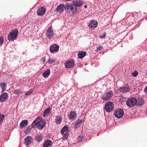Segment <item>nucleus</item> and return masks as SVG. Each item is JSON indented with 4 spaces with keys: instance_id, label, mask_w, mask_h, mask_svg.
<instances>
[{
    "instance_id": "nucleus-1",
    "label": "nucleus",
    "mask_w": 147,
    "mask_h": 147,
    "mask_svg": "<svg viewBox=\"0 0 147 147\" xmlns=\"http://www.w3.org/2000/svg\"><path fill=\"white\" fill-rule=\"evenodd\" d=\"M46 123L45 121H42L41 120L37 119L35 120L32 124V127L37 126L39 129H42L45 126Z\"/></svg>"
},
{
    "instance_id": "nucleus-2",
    "label": "nucleus",
    "mask_w": 147,
    "mask_h": 147,
    "mask_svg": "<svg viewBox=\"0 0 147 147\" xmlns=\"http://www.w3.org/2000/svg\"><path fill=\"white\" fill-rule=\"evenodd\" d=\"M18 31L17 29H15L11 31L7 36L8 39L9 40L13 41L17 37Z\"/></svg>"
},
{
    "instance_id": "nucleus-3",
    "label": "nucleus",
    "mask_w": 147,
    "mask_h": 147,
    "mask_svg": "<svg viewBox=\"0 0 147 147\" xmlns=\"http://www.w3.org/2000/svg\"><path fill=\"white\" fill-rule=\"evenodd\" d=\"M137 100L135 97H132L128 99L126 102V105L129 107H133L137 105Z\"/></svg>"
},
{
    "instance_id": "nucleus-4",
    "label": "nucleus",
    "mask_w": 147,
    "mask_h": 147,
    "mask_svg": "<svg viewBox=\"0 0 147 147\" xmlns=\"http://www.w3.org/2000/svg\"><path fill=\"white\" fill-rule=\"evenodd\" d=\"M113 95L112 91L110 90L108 92L105 93L101 97V98L104 101H107L110 99Z\"/></svg>"
},
{
    "instance_id": "nucleus-5",
    "label": "nucleus",
    "mask_w": 147,
    "mask_h": 147,
    "mask_svg": "<svg viewBox=\"0 0 147 147\" xmlns=\"http://www.w3.org/2000/svg\"><path fill=\"white\" fill-rule=\"evenodd\" d=\"M114 107V105L112 102H107L105 104V110L107 112H110L113 110Z\"/></svg>"
},
{
    "instance_id": "nucleus-6",
    "label": "nucleus",
    "mask_w": 147,
    "mask_h": 147,
    "mask_svg": "<svg viewBox=\"0 0 147 147\" xmlns=\"http://www.w3.org/2000/svg\"><path fill=\"white\" fill-rule=\"evenodd\" d=\"M124 111L123 109H119L115 112L114 115L115 117L118 118H121L124 115Z\"/></svg>"
},
{
    "instance_id": "nucleus-7",
    "label": "nucleus",
    "mask_w": 147,
    "mask_h": 147,
    "mask_svg": "<svg viewBox=\"0 0 147 147\" xmlns=\"http://www.w3.org/2000/svg\"><path fill=\"white\" fill-rule=\"evenodd\" d=\"M59 49V47L58 45L56 44H53L50 46V51L52 53H55L58 51Z\"/></svg>"
},
{
    "instance_id": "nucleus-8",
    "label": "nucleus",
    "mask_w": 147,
    "mask_h": 147,
    "mask_svg": "<svg viewBox=\"0 0 147 147\" xmlns=\"http://www.w3.org/2000/svg\"><path fill=\"white\" fill-rule=\"evenodd\" d=\"M8 98V94L7 92L3 93L0 96V102H3L7 100Z\"/></svg>"
},
{
    "instance_id": "nucleus-9",
    "label": "nucleus",
    "mask_w": 147,
    "mask_h": 147,
    "mask_svg": "<svg viewBox=\"0 0 147 147\" xmlns=\"http://www.w3.org/2000/svg\"><path fill=\"white\" fill-rule=\"evenodd\" d=\"M54 34L52 28L51 27H50L47 30L46 34L47 37L50 39L53 38Z\"/></svg>"
},
{
    "instance_id": "nucleus-10",
    "label": "nucleus",
    "mask_w": 147,
    "mask_h": 147,
    "mask_svg": "<svg viewBox=\"0 0 147 147\" xmlns=\"http://www.w3.org/2000/svg\"><path fill=\"white\" fill-rule=\"evenodd\" d=\"M46 9L44 6L40 7L38 9L36 13L37 15L39 16H43L45 13Z\"/></svg>"
},
{
    "instance_id": "nucleus-11",
    "label": "nucleus",
    "mask_w": 147,
    "mask_h": 147,
    "mask_svg": "<svg viewBox=\"0 0 147 147\" xmlns=\"http://www.w3.org/2000/svg\"><path fill=\"white\" fill-rule=\"evenodd\" d=\"M66 6L63 4H61L58 5L55 11L56 13L59 12L60 13L63 12L65 9Z\"/></svg>"
},
{
    "instance_id": "nucleus-12",
    "label": "nucleus",
    "mask_w": 147,
    "mask_h": 147,
    "mask_svg": "<svg viewBox=\"0 0 147 147\" xmlns=\"http://www.w3.org/2000/svg\"><path fill=\"white\" fill-rule=\"evenodd\" d=\"M72 3L74 6L77 7H80L82 6L83 2L81 0H74Z\"/></svg>"
},
{
    "instance_id": "nucleus-13",
    "label": "nucleus",
    "mask_w": 147,
    "mask_h": 147,
    "mask_svg": "<svg viewBox=\"0 0 147 147\" xmlns=\"http://www.w3.org/2000/svg\"><path fill=\"white\" fill-rule=\"evenodd\" d=\"M65 65L67 68H71L74 66V63L73 60H69L65 62Z\"/></svg>"
},
{
    "instance_id": "nucleus-14",
    "label": "nucleus",
    "mask_w": 147,
    "mask_h": 147,
    "mask_svg": "<svg viewBox=\"0 0 147 147\" xmlns=\"http://www.w3.org/2000/svg\"><path fill=\"white\" fill-rule=\"evenodd\" d=\"M32 141V138L30 136L26 137L24 139L25 144L27 146H28V145L30 144Z\"/></svg>"
},
{
    "instance_id": "nucleus-15",
    "label": "nucleus",
    "mask_w": 147,
    "mask_h": 147,
    "mask_svg": "<svg viewBox=\"0 0 147 147\" xmlns=\"http://www.w3.org/2000/svg\"><path fill=\"white\" fill-rule=\"evenodd\" d=\"M52 144V142L51 140H47L44 142L43 147H51Z\"/></svg>"
},
{
    "instance_id": "nucleus-16",
    "label": "nucleus",
    "mask_w": 147,
    "mask_h": 147,
    "mask_svg": "<svg viewBox=\"0 0 147 147\" xmlns=\"http://www.w3.org/2000/svg\"><path fill=\"white\" fill-rule=\"evenodd\" d=\"M130 88L129 86L127 85L126 86L120 87L119 89V90L121 92L124 93L129 91Z\"/></svg>"
},
{
    "instance_id": "nucleus-17",
    "label": "nucleus",
    "mask_w": 147,
    "mask_h": 147,
    "mask_svg": "<svg viewBox=\"0 0 147 147\" xmlns=\"http://www.w3.org/2000/svg\"><path fill=\"white\" fill-rule=\"evenodd\" d=\"M77 115L74 111H71L69 116V118L71 120H73L76 117Z\"/></svg>"
},
{
    "instance_id": "nucleus-18",
    "label": "nucleus",
    "mask_w": 147,
    "mask_h": 147,
    "mask_svg": "<svg viewBox=\"0 0 147 147\" xmlns=\"http://www.w3.org/2000/svg\"><path fill=\"white\" fill-rule=\"evenodd\" d=\"M98 23L96 21L92 20L88 25L90 28H96L97 26Z\"/></svg>"
},
{
    "instance_id": "nucleus-19",
    "label": "nucleus",
    "mask_w": 147,
    "mask_h": 147,
    "mask_svg": "<svg viewBox=\"0 0 147 147\" xmlns=\"http://www.w3.org/2000/svg\"><path fill=\"white\" fill-rule=\"evenodd\" d=\"M137 100L136 105L138 106H141L144 104V100L142 98H139Z\"/></svg>"
},
{
    "instance_id": "nucleus-20",
    "label": "nucleus",
    "mask_w": 147,
    "mask_h": 147,
    "mask_svg": "<svg viewBox=\"0 0 147 147\" xmlns=\"http://www.w3.org/2000/svg\"><path fill=\"white\" fill-rule=\"evenodd\" d=\"M28 124V123L27 120L22 121L20 124V127L22 129L25 127Z\"/></svg>"
},
{
    "instance_id": "nucleus-21",
    "label": "nucleus",
    "mask_w": 147,
    "mask_h": 147,
    "mask_svg": "<svg viewBox=\"0 0 147 147\" xmlns=\"http://www.w3.org/2000/svg\"><path fill=\"white\" fill-rule=\"evenodd\" d=\"M73 8V5H67L66 6L65 10L67 12L70 13L71 10Z\"/></svg>"
},
{
    "instance_id": "nucleus-22",
    "label": "nucleus",
    "mask_w": 147,
    "mask_h": 147,
    "mask_svg": "<svg viewBox=\"0 0 147 147\" xmlns=\"http://www.w3.org/2000/svg\"><path fill=\"white\" fill-rule=\"evenodd\" d=\"M43 138V136L41 134H40V135H36L35 137V140L38 142L42 141Z\"/></svg>"
},
{
    "instance_id": "nucleus-23",
    "label": "nucleus",
    "mask_w": 147,
    "mask_h": 147,
    "mask_svg": "<svg viewBox=\"0 0 147 147\" xmlns=\"http://www.w3.org/2000/svg\"><path fill=\"white\" fill-rule=\"evenodd\" d=\"M86 54V52L84 51H79L78 54V58L80 59L83 58L85 56Z\"/></svg>"
},
{
    "instance_id": "nucleus-24",
    "label": "nucleus",
    "mask_w": 147,
    "mask_h": 147,
    "mask_svg": "<svg viewBox=\"0 0 147 147\" xmlns=\"http://www.w3.org/2000/svg\"><path fill=\"white\" fill-rule=\"evenodd\" d=\"M0 86L2 90V92L5 91L7 88L6 84L4 82H1L0 83Z\"/></svg>"
},
{
    "instance_id": "nucleus-25",
    "label": "nucleus",
    "mask_w": 147,
    "mask_h": 147,
    "mask_svg": "<svg viewBox=\"0 0 147 147\" xmlns=\"http://www.w3.org/2000/svg\"><path fill=\"white\" fill-rule=\"evenodd\" d=\"M50 70L49 69H47L43 73V76L45 78L48 77L50 74Z\"/></svg>"
},
{
    "instance_id": "nucleus-26",
    "label": "nucleus",
    "mask_w": 147,
    "mask_h": 147,
    "mask_svg": "<svg viewBox=\"0 0 147 147\" xmlns=\"http://www.w3.org/2000/svg\"><path fill=\"white\" fill-rule=\"evenodd\" d=\"M62 118L61 116H57L56 117L55 122L57 124H59L61 123Z\"/></svg>"
},
{
    "instance_id": "nucleus-27",
    "label": "nucleus",
    "mask_w": 147,
    "mask_h": 147,
    "mask_svg": "<svg viewBox=\"0 0 147 147\" xmlns=\"http://www.w3.org/2000/svg\"><path fill=\"white\" fill-rule=\"evenodd\" d=\"M51 107H49L47 109L44 111L43 113V116L45 117L48 115V114H49V112L51 110Z\"/></svg>"
},
{
    "instance_id": "nucleus-28",
    "label": "nucleus",
    "mask_w": 147,
    "mask_h": 147,
    "mask_svg": "<svg viewBox=\"0 0 147 147\" xmlns=\"http://www.w3.org/2000/svg\"><path fill=\"white\" fill-rule=\"evenodd\" d=\"M61 133L63 136V140H65L67 138L68 136V133L67 132H61Z\"/></svg>"
},
{
    "instance_id": "nucleus-29",
    "label": "nucleus",
    "mask_w": 147,
    "mask_h": 147,
    "mask_svg": "<svg viewBox=\"0 0 147 147\" xmlns=\"http://www.w3.org/2000/svg\"><path fill=\"white\" fill-rule=\"evenodd\" d=\"M82 121L80 119H78V121L75 123V128H77L78 127H79L80 126V124L82 123Z\"/></svg>"
},
{
    "instance_id": "nucleus-30",
    "label": "nucleus",
    "mask_w": 147,
    "mask_h": 147,
    "mask_svg": "<svg viewBox=\"0 0 147 147\" xmlns=\"http://www.w3.org/2000/svg\"><path fill=\"white\" fill-rule=\"evenodd\" d=\"M69 128L68 127V126L67 125H65V126L62 128L61 131V132H67V131H69Z\"/></svg>"
},
{
    "instance_id": "nucleus-31",
    "label": "nucleus",
    "mask_w": 147,
    "mask_h": 147,
    "mask_svg": "<svg viewBox=\"0 0 147 147\" xmlns=\"http://www.w3.org/2000/svg\"><path fill=\"white\" fill-rule=\"evenodd\" d=\"M56 61V60L54 58H49L48 60V62L49 64H52L55 63Z\"/></svg>"
},
{
    "instance_id": "nucleus-32",
    "label": "nucleus",
    "mask_w": 147,
    "mask_h": 147,
    "mask_svg": "<svg viewBox=\"0 0 147 147\" xmlns=\"http://www.w3.org/2000/svg\"><path fill=\"white\" fill-rule=\"evenodd\" d=\"M32 127V126H28V127L24 131V133L26 134H27L30 132L31 130V129Z\"/></svg>"
},
{
    "instance_id": "nucleus-33",
    "label": "nucleus",
    "mask_w": 147,
    "mask_h": 147,
    "mask_svg": "<svg viewBox=\"0 0 147 147\" xmlns=\"http://www.w3.org/2000/svg\"><path fill=\"white\" fill-rule=\"evenodd\" d=\"M74 6L73 5V8L71 11V12L73 14L74 13H76L78 11L77 8L75 7H74Z\"/></svg>"
},
{
    "instance_id": "nucleus-34",
    "label": "nucleus",
    "mask_w": 147,
    "mask_h": 147,
    "mask_svg": "<svg viewBox=\"0 0 147 147\" xmlns=\"http://www.w3.org/2000/svg\"><path fill=\"white\" fill-rule=\"evenodd\" d=\"M22 92V90L19 89L18 90H15L14 91V93L17 94H20Z\"/></svg>"
},
{
    "instance_id": "nucleus-35",
    "label": "nucleus",
    "mask_w": 147,
    "mask_h": 147,
    "mask_svg": "<svg viewBox=\"0 0 147 147\" xmlns=\"http://www.w3.org/2000/svg\"><path fill=\"white\" fill-rule=\"evenodd\" d=\"M5 118L4 115L0 113V123L3 122V120Z\"/></svg>"
},
{
    "instance_id": "nucleus-36",
    "label": "nucleus",
    "mask_w": 147,
    "mask_h": 147,
    "mask_svg": "<svg viewBox=\"0 0 147 147\" xmlns=\"http://www.w3.org/2000/svg\"><path fill=\"white\" fill-rule=\"evenodd\" d=\"M4 39L3 37H0V46H1L3 43Z\"/></svg>"
},
{
    "instance_id": "nucleus-37",
    "label": "nucleus",
    "mask_w": 147,
    "mask_h": 147,
    "mask_svg": "<svg viewBox=\"0 0 147 147\" xmlns=\"http://www.w3.org/2000/svg\"><path fill=\"white\" fill-rule=\"evenodd\" d=\"M138 74V72L137 71H136L135 72L132 73V75L134 77H136L137 76Z\"/></svg>"
},
{
    "instance_id": "nucleus-38",
    "label": "nucleus",
    "mask_w": 147,
    "mask_h": 147,
    "mask_svg": "<svg viewBox=\"0 0 147 147\" xmlns=\"http://www.w3.org/2000/svg\"><path fill=\"white\" fill-rule=\"evenodd\" d=\"M102 48V47L100 46L99 45L98 48H97V49L96 50V52H98L99 51L101 50Z\"/></svg>"
},
{
    "instance_id": "nucleus-39",
    "label": "nucleus",
    "mask_w": 147,
    "mask_h": 147,
    "mask_svg": "<svg viewBox=\"0 0 147 147\" xmlns=\"http://www.w3.org/2000/svg\"><path fill=\"white\" fill-rule=\"evenodd\" d=\"M83 138V136H79L78 137V141H80L82 140V139Z\"/></svg>"
},
{
    "instance_id": "nucleus-40",
    "label": "nucleus",
    "mask_w": 147,
    "mask_h": 147,
    "mask_svg": "<svg viewBox=\"0 0 147 147\" xmlns=\"http://www.w3.org/2000/svg\"><path fill=\"white\" fill-rule=\"evenodd\" d=\"M106 34L105 33V34L103 35H102L101 36H100L99 37V38H100V39H103V38H104L105 37V36H106Z\"/></svg>"
},
{
    "instance_id": "nucleus-41",
    "label": "nucleus",
    "mask_w": 147,
    "mask_h": 147,
    "mask_svg": "<svg viewBox=\"0 0 147 147\" xmlns=\"http://www.w3.org/2000/svg\"><path fill=\"white\" fill-rule=\"evenodd\" d=\"M32 92L30 91L29 90L26 92L25 93V95H28L30 94Z\"/></svg>"
},
{
    "instance_id": "nucleus-42",
    "label": "nucleus",
    "mask_w": 147,
    "mask_h": 147,
    "mask_svg": "<svg viewBox=\"0 0 147 147\" xmlns=\"http://www.w3.org/2000/svg\"><path fill=\"white\" fill-rule=\"evenodd\" d=\"M41 61L42 62L44 63L46 59L45 57H43L41 59Z\"/></svg>"
},
{
    "instance_id": "nucleus-43",
    "label": "nucleus",
    "mask_w": 147,
    "mask_h": 147,
    "mask_svg": "<svg viewBox=\"0 0 147 147\" xmlns=\"http://www.w3.org/2000/svg\"><path fill=\"white\" fill-rule=\"evenodd\" d=\"M144 91L146 92L147 93V86L145 87L144 89Z\"/></svg>"
},
{
    "instance_id": "nucleus-44",
    "label": "nucleus",
    "mask_w": 147,
    "mask_h": 147,
    "mask_svg": "<svg viewBox=\"0 0 147 147\" xmlns=\"http://www.w3.org/2000/svg\"><path fill=\"white\" fill-rule=\"evenodd\" d=\"M42 118L40 117H38L36 119H37L38 121H39V120H41Z\"/></svg>"
},
{
    "instance_id": "nucleus-45",
    "label": "nucleus",
    "mask_w": 147,
    "mask_h": 147,
    "mask_svg": "<svg viewBox=\"0 0 147 147\" xmlns=\"http://www.w3.org/2000/svg\"><path fill=\"white\" fill-rule=\"evenodd\" d=\"M87 7V6L86 5H85L84 6V7L85 8H86Z\"/></svg>"
},
{
    "instance_id": "nucleus-46",
    "label": "nucleus",
    "mask_w": 147,
    "mask_h": 147,
    "mask_svg": "<svg viewBox=\"0 0 147 147\" xmlns=\"http://www.w3.org/2000/svg\"><path fill=\"white\" fill-rule=\"evenodd\" d=\"M65 0L66 1H71V0Z\"/></svg>"
},
{
    "instance_id": "nucleus-47",
    "label": "nucleus",
    "mask_w": 147,
    "mask_h": 147,
    "mask_svg": "<svg viewBox=\"0 0 147 147\" xmlns=\"http://www.w3.org/2000/svg\"><path fill=\"white\" fill-rule=\"evenodd\" d=\"M146 75L147 76V72L146 73Z\"/></svg>"
}]
</instances>
